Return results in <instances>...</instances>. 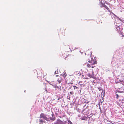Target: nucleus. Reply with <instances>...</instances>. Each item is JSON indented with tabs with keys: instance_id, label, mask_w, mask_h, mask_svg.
Here are the masks:
<instances>
[{
	"instance_id": "nucleus-24",
	"label": "nucleus",
	"mask_w": 124,
	"mask_h": 124,
	"mask_svg": "<svg viewBox=\"0 0 124 124\" xmlns=\"http://www.w3.org/2000/svg\"><path fill=\"white\" fill-rule=\"evenodd\" d=\"M123 20V21H124V20Z\"/></svg>"
},
{
	"instance_id": "nucleus-17",
	"label": "nucleus",
	"mask_w": 124,
	"mask_h": 124,
	"mask_svg": "<svg viewBox=\"0 0 124 124\" xmlns=\"http://www.w3.org/2000/svg\"><path fill=\"white\" fill-rule=\"evenodd\" d=\"M48 83L50 84L51 85H52V84H51V83H50L49 82H48Z\"/></svg>"
},
{
	"instance_id": "nucleus-20",
	"label": "nucleus",
	"mask_w": 124,
	"mask_h": 124,
	"mask_svg": "<svg viewBox=\"0 0 124 124\" xmlns=\"http://www.w3.org/2000/svg\"><path fill=\"white\" fill-rule=\"evenodd\" d=\"M92 53V52H91V54Z\"/></svg>"
},
{
	"instance_id": "nucleus-18",
	"label": "nucleus",
	"mask_w": 124,
	"mask_h": 124,
	"mask_svg": "<svg viewBox=\"0 0 124 124\" xmlns=\"http://www.w3.org/2000/svg\"><path fill=\"white\" fill-rule=\"evenodd\" d=\"M55 88H58V86H55Z\"/></svg>"
},
{
	"instance_id": "nucleus-4",
	"label": "nucleus",
	"mask_w": 124,
	"mask_h": 124,
	"mask_svg": "<svg viewBox=\"0 0 124 124\" xmlns=\"http://www.w3.org/2000/svg\"><path fill=\"white\" fill-rule=\"evenodd\" d=\"M52 117H49V120H50L49 121H50V120H51L52 121H54L55 119L54 115L53 113H52Z\"/></svg>"
},
{
	"instance_id": "nucleus-6",
	"label": "nucleus",
	"mask_w": 124,
	"mask_h": 124,
	"mask_svg": "<svg viewBox=\"0 0 124 124\" xmlns=\"http://www.w3.org/2000/svg\"><path fill=\"white\" fill-rule=\"evenodd\" d=\"M101 4H102V6H101V7H104V8H106V9H108V7H107V6H106V5H104V4H103V3H102Z\"/></svg>"
},
{
	"instance_id": "nucleus-14",
	"label": "nucleus",
	"mask_w": 124,
	"mask_h": 124,
	"mask_svg": "<svg viewBox=\"0 0 124 124\" xmlns=\"http://www.w3.org/2000/svg\"><path fill=\"white\" fill-rule=\"evenodd\" d=\"M58 73V72L57 71H56L55 72V74H57Z\"/></svg>"
},
{
	"instance_id": "nucleus-19",
	"label": "nucleus",
	"mask_w": 124,
	"mask_h": 124,
	"mask_svg": "<svg viewBox=\"0 0 124 124\" xmlns=\"http://www.w3.org/2000/svg\"><path fill=\"white\" fill-rule=\"evenodd\" d=\"M91 67H92V68H93V66H92V67L91 66Z\"/></svg>"
},
{
	"instance_id": "nucleus-13",
	"label": "nucleus",
	"mask_w": 124,
	"mask_h": 124,
	"mask_svg": "<svg viewBox=\"0 0 124 124\" xmlns=\"http://www.w3.org/2000/svg\"><path fill=\"white\" fill-rule=\"evenodd\" d=\"M70 94L71 95L72 94H73V93L72 92H70Z\"/></svg>"
},
{
	"instance_id": "nucleus-3",
	"label": "nucleus",
	"mask_w": 124,
	"mask_h": 124,
	"mask_svg": "<svg viewBox=\"0 0 124 124\" xmlns=\"http://www.w3.org/2000/svg\"><path fill=\"white\" fill-rule=\"evenodd\" d=\"M88 76L90 78H94V75L93 74V70L92 71V74L90 73H88L87 74Z\"/></svg>"
},
{
	"instance_id": "nucleus-11",
	"label": "nucleus",
	"mask_w": 124,
	"mask_h": 124,
	"mask_svg": "<svg viewBox=\"0 0 124 124\" xmlns=\"http://www.w3.org/2000/svg\"><path fill=\"white\" fill-rule=\"evenodd\" d=\"M87 67H91V66L90 65V64H87Z\"/></svg>"
},
{
	"instance_id": "nucleus-5",
	"label": "nucleus",
	"mask_w": 124,
	"mask_h": 124,
	"mask_svg": "<svg viewBox=\"0 0 124 124\" xmlns=\"http://www.w3.org/2000/svg\"><path fill=\"white\" fill-rule=\"evenodd\" d=\"M62 121L60 120L59 119L57 120L56 122H54V124H62Z\"/></svg>"
},
{
	"instance_id": "nucleus-15",
	"label": "nucleus",
	"mask_w": 124,
	"mask_h": 124,
	"mask_svg": "<svg viewBox=\"0 0 124 124\" xmlns=\"http://www.w3.org/2000/svg\"><path fill=\"white\" fill-rule=\"evenodd\" d=\"M118 20H120V21H122V20L121 19H120V18H118Z\"/></svg>"
},
{
	"instance_id": "nucleus-1",
	"label": "nucleus",
	"mask_w": 124,
	"mask_h": 124,
	"mask_svg": "<svg viewBox=\"0 0 124 124\" xmlns=\"http://www.w3.org/2000/svg\"><path fill=\"white\" fill-rule=\"evenodd\" d=\"M40 119H39V123L40 124H42L43 122H44L45 120L47 121H50L48 116L47 115L43 113H41L40 114Z\"/></svg>"
},
{
	"instance_id": "nucleus-2",
	"label": "nucleus",
	"mask_w": 124,
	"mask_h": 124,
	"mask_svg": "<svg viewBox=\"0 0 124 124\" xmlns=\"http://www.w3.org/2000/svg\"><path fill=\"white\" fill-rule=\"evenodd\" d=\"M89 62L91 63V64H95L96 62L95 60H94L93 58H91V60L89 61Z\"/></svg>"
},
{
	"instance_id": "nucleus-16",
	"label": "nucleus",
	"mask_w": 124,
	"mask_h": 124,
	"mask_svg": "<svg viewBox=\"0 0 124 124\" xmlns=\"http://www.w3.org/2000/svg\"><path fill=\"white\" fill-rule=\"evenodd\" d=\"M101 0H99L100 1V3H101V4H102V2H101Z\"/></svg>"
},
{
	"instance_id": "nucleus-12",
	"label": "nucleus",
	"mask_w": 124,
	"mask_h": 124,
	"mask_svg": "<svg viewBox=\"0 0 124 124\" xmlns=\"http://www.w3.org/2000/svg\"><path fill=\"white\" fill-rule=\"evenodd\" d=\"M116 99H118V97H119V96H118V95L117 94H116Z\"/></svg>"
},
{
	"instance_id": "nucleus-21",
	"label": "nucleus",
	"mask_w": 124,
	"mask_h": 124,
	"mask_svg": "<svg viewBox=\"0 0 124 124\" xmlns=\"http://www.w3.org/2000/svg\"><path fill=\"white\" fill-rule=\"evenodd\" d=\"M82 119V120H84V118H83Z\"/></svg>"
},
{
	"instance_id": "nucleus-9",
	"label": "nucleus",
	"mask_w": 124,
	"mask_h": 124,
	"mask_svg": "<svg viewBox=\"0 0 124 124\" xmlns=\"http://www.w3.org/2000/svg\"><path fill=\"white\" fill-rule=\"evenodd\" d=\"M66 72H64L63 73V74L62 75L63 77L64 78H65L66 77Z\"/></svg>"
},
{
	"instance_id": "nucleus-22",
	"label": "nucleus",
	"mask_w": 124,
	"mask_h": 124,
	"mask_svg": "<svg viewBox=\"0 0 124 124\" xmlns=\"http://www.w3.org/2000/svg\"><path fill=\"white\" fill-rule=\"evenodd\" d=\"M85 78L86 79H88V78Z\"/></svg>"
},
{
	"instance_id": "nucleus-10",
	"label": "nucleus",
	"mask_w": 124,
	"mask_h": 124,
	"mask_svg": "<svg viewBox=\"0 0 124 124\" xmlns=\"http://www.w3.org/2000/svg\"><path fill=\"white\" fill-rule=\"evenodd\" d=\"M57 81L59 83H60L62 81V78H58L57 80Z\"/></svg>"
},
{
	"instance_id": "nucleus-8",
	"label": "nucleus",
	"mask_w": 124,
	"mask_h": 124,
	"mask_svg": "<svg viewBox=\"0 0 124 124\" xmlns=\"http://www.w3.org/2000/svg\"><path fill=\"white\" fill-rule=\"evenodd\" d=\"M67 121L68 122H66V121L64 122L65 123H67L68 124H72V122L70 120H68Z\"/></svg>"
},
{
	"instance_id": "nucleus-7",
	"label": "nucleus",
	"mask_w": 124,
	"mask_h": 124,
	"mask_svg": "<svg viewBox=\"0 0 124 124\" xmlns=\"http://www.w3.org/2000/svg\"><path fill=\"white\" fill-rule=\"evenodd\" d=\"M116 28L117 29V30L118 31H120V27H119V26H116Z\"/></svg>"
},
{
	"instance_id": "nucleus-23",
	"label": "nucleus",
	"mask_w": 124,
	"mask_h": 124,
	"mask_svg": "<svg viewBox=\"0 0 124 124\" xmlns=\"http://www.w3.org/2000/svg\"><path fill=\"white\" fill-rule=\"evenodd\" d=\"M56 76H58V75H56Z\"/></svg>"
}]
</instances>
